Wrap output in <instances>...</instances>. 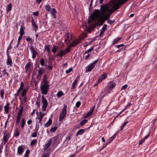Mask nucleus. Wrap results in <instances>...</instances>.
Wrapping results in <instances>:
<instances>
[{
    "instance_id": "nucleus-1",
    "label": "nucleus",
    "mask_w": 157,
    "mask_h": 157,
    "mask_svg": "<svg viewBox=\"0 0 157 157\" xmlns=\"http://www.w3.org/2000/svg\"><path fill=\"white\" fill-rule=\"evenodd\" d=\"M113 7V6H111L110 4L108 3L101 6L100 10L103 13H105L104 15L105 21L109 19L111 14L115 11Z\"/></svg>"
},
{
    "instance_id": "nucleus-2",
    "label": "nucleus",
    "mask_w": 157,
    "mask_h": 157,
    "mask_svg": "<svg viewBox=\"0 0 157 157\" xmlns=\"http://www.w3.org/2000/svg\"><path fill=\"white\" fill-rule=\"evenodd\" d=\"M127 1V0H119L118 2L115 4L113 2L109 3V4H110L111 6H114L113 9H114L115 11H117L120 8L121 6L124 4Z\"/></svg>"
},
{
    "instance_id": "nucleus-3",
    "label": "nucleus",
    "mask_w": 157,
    "mask_h": 157,
    "mask_svg": "<svg viewBox=\"0 0 157 157\" xmlns=\"http://www.w3.org/2000/svg\"><path fill=\"white\" fill-rule=\"evenodd\" d=\"M67 106L66 104H64V107L60 111L59 116V121H61L64 118L66 115Z\"/></svg>"
},
{
    "instance_id": "nucleus-4",
    "label": "nucleus",
    "mask_w": 157,
    "mask_h": 157,
    "mask_svg": "<svg viewBox=\"0 0 157 157\" xmlns=\"http://www.w3.org/2000/svg\"><path fill=\"white\" fill-rule=\"evenodd\" d=\"M41 83L40 90L42 94L46 95L47 94L48 90L49 89V84H43Z\"/></svg>"
},
{
    "instance_id": "nucleus-5",
    "label": "nucleus",
    "mask_w": 157,
    "mask_h": 157,
    "mask_svg": "<svg viewBox=\"0 0 157 157\" xmlns=\"http://www.w3.org/2000/svg\"><path fill=\"white\" fill-rule=\"evenodd\" d=\"M42 101L43 104L42 107V111H44L46 110V109L48 106V103L47 100L44 98L43 95L42 97Z\"/></svg>"
},
{
    "instance_id": "nucleus-6",
    "label": "nucleus",
    "mask_w": 157,
    "mask_h": 157,
    "mask_svg": "<svg viewBox=\"0 0 157 157\" xmlns=\"http://www.w3.org/2000/svg\"><path fill=\"white\" fill-rule=\"evenodd\" d=\"M23 110V107L22 106L20 109L18 113L17 114V116L16 122V124H18L20 122L21 117L22 115V112Z\"/></svg>"
},
{
    "instance_id": "nucleus-7",
    "label": "nucleus",
    "mask_w": 157,
    "mask_h": 157,
    "mask_svg": "<svg viewBox=\"0 0 157 157\" xmlns=\"http://www.w3.org/2000/svg\"><path fill=\"white\" fill-rule=\"evenodd\" d=\"M100 13V11L98 9H95L94 12L91 13L90 17L93 20L94 18V17L97 16L98 14Z\"/></svg>"
},
{
    "instance_id": "nucleus-8",
    "label": "nucleus",
    "mask_w": 157,
    "mask_h": 157,
    "mask_svg": "<svg viewBox=\"0 0 157 157\" xmlns=\"http://www.w3.org/2000/svg\"><path fill=\"white\" fill-rule=\"evenodd\" d=\"M80 42L81 41L79 39L74 40L69 45V47H75L76 45L79 44Z\"/></svg>"
},
{
    "instance_id": "nucleus-9",
    "label": "nucleus",
    "mask_w": 157,
    "mask_h": 157,
    "mask_svg": "<svg viewBox=\"0 0 157 157\" xmlns=\"http://www.w3.org/2000/svg\"><path fill=\"white\" fill-rule=\"evenodd\" d=\"M29 49L32 53V58H35L36 57V55L38 54L37 52L34 50L33 46V45H30L29 46Z\"/></svg>"
},
{
    "instance_id": "nucleus-10",
    "label": "nucleus",
    "mask_w": 157,
    "mask_h": 157,
    "mask_svg": "<svg viewBox=\"0 0 157 157\" xmlns=\"http://www.w3.org/2000/svg\"><path fill=\"white\" fill-rule=\"evenodd\" d=\"M23 145L19 146L17 148V154L21 155L24 151Z\"/></svg>"
},
{
    "instance_id": "nucleus-11",
    "label": "nucleus",
    "mask_w": 157,
    "mask_h": 157,
    "mask_svg": "<svg viewBox=\"0 0 157 157\" xmlns=\"http://www.w3.org/2000/svg\"><path fill=\"white\" fill-rule=\"evenodd\" d=\"M52 138H50L48 142L45 144L44 146V151L46 150L48 148L49 146L51 145L52 143Z\"/></svg>"
},
{
    "instance_id": "nucleus-12",
    "label": "nucleus",
    "mask_w": 157,
    "mask_h": 157,
    "mask_svg": "<svg viewBox=\"0 0 157 157\" xmlns=\"http://www.w3.org/2000/svg\"><path fill=\"white\" fill-rule=\"evenodd\" d=\"M59 135H58L54 137H53L52 139H54L53 141V142L52 145L53 146H54L55 145H57L58 144V140L59 138Z\"/></svg>"
},
{
    "instance_id": "nucleus-13",
    "label": "nucleus",
    "mask_w": 157,
    "mask_h": 157,
    "mask_svg": "<svg viewBox=\"0 0 157 157\" xmlns=\"http://www.w3.org/2000/svg\"><path fill=\"white\" fill-rule=\"evenodd\" d=\"M31 21L33 27L35 31L36 32L38 28V26L35 22L34 20L33 17L32 18Z\"/></svg>"
},
{
    "instance_id": "nucleus-14",
    "label": "nucleus",
    "mask_w": 157,
    "mask_h": 157,
    "mask_svg": "<svg viewBox=\"0 0 157 157\" xmlns=\"http://www.w3.org/2000/svg\"><path fill=\"white\" fill-rule=\"evenodd\" d=\"M107 76V75L105 74L104 73L102 75H101L100 77H98V81L99 82L101 83L103 80L105 79Z\"/></svg>"
},
{
    "instance_id": "nucleus-15",
    "label": "nucleus",
    "mask_w": 157,
    "mask_h": 157,
    "mask_svg": "<svg viewBox=\"0 0 157 157\" xmlns=\"http://www.w3.org/2000/svg\"><path fill=\"white\" fill-rule=\"evenodd\" d=\"M94 107L95 106H94L90 109V111L86 114L85 116V118H87L92 115L94 111Z\"/></svg>"
},
{
    "instance_id": "nucleus-16",
    "label": "nucleus",
    "mask_w": 157,
    "mask_h": 157,
    "mask_svg": "<svg viewBox=\"0 0 157 157\" xmlns=\"http://www.w3.org/2000/svg\"><path fill=\"white\" fill-rule=\"evenodd\" d=\"M20 35H23L24 34V30L25 29V28L24 26V24L23 23V24L21 25H20Z\"/></svg>"
},
{
    "instance_id": "nucleus-17",
    "label": "nucleus",
    "mask_w": 157,
    "mask_h": 157,
    "mask_svg": "<svg viewBox=\"0 0 157 157\" xmlns=\"http://www.w3.org/2000/svg\"><path fill=\"white\" fill-rule=\"evenodd\" d=\"M95 66H93L91 63L86 68V72L90 71Z\"/></svg>"
},
{
    "instance_id": "nucleus-18",
    "label": "nucleus",
    "mask_w": 157,
    "mask_h": 157,
    "mask_svg": "<svg viewBox=\"0 0 157 157\" xmlns=\"http://www.w3.org/2000/svg\"><path fill=\"white\" fill-rule=\"evenodd\" d=\"M86 130L83 129H81L78 131V132L76 134V136L78 135H82L85 133Z\"/></svg>"
},
{
    "instance_id": "nucleus-19",
    "label": "nucleus",
    "mask_w": 157,
    "mask_h": 157,
    "mask_svg": "<svg viewBox=\"0 0 157 157\" xmlns=\"http://www.w3.org/2000/svg\"><path fill=\"white\" fill-rule=\"evenodd\" d=\"M66 53L64 50H61V51L58 52V53L56 55L57 56H59L60 57H62L63 55H66Z\"/></svg>"
},
{
    "instance_id": "nucleus-20",
    "label": "nucleus",
    "mask_w": 157,
    "mask_h": 157,
    "mask_svg": "<svg viewBox=\"0 0 157 157\" xmlns=\"http://www.w3.org/2000/svg\"><path fill=\"white\" fill-rule=\"evenodd\" d=\"M43 82L44 84H49V82L47 80V75L46 74H44L43 76Z\"/></svg>"
},
{
    "instance_id": "nucleus-21",
    "label": "nucleus",
    "mask_w": 157,
    "mask_h": 157,
    "mask_svg": "<svg viewBox=\"0 0 157 157\" xmlns=\"http://www.w3.org/2000/svg\"><path fill=\"white\" fill-rule=\"evenodd\" d=\"M46 68L41 67L38 70V73L39 75H42L43 74L46 70Z\"/></svg>"
},
{
    "instance_id": "nucleus-22",
    "label": "nucleus",
    "mask_w": 157,
    "mask_h": 157,
    "mask_svg": "<svg viewBox=\"0 0 157 157\" xmlns=\"http://www.w3.org/2000/svg\"><path fill=\"white\" fill-rule=\"evenodd\" d=\"M78 81V80L77 79H75L72 83V87L71 88V92L73 91V90L75 88V85L77 84Z\"/></svg>"
},
{
    "instance_id": "nucleus-23",
    "label": "nucleus",
    "mask_w": 157,
    "mask_h": 157,
    "mask_svg": "<svg viewBox=\"0 0 157 157\" xmlns=\"http://www.w3.org/2000/svg\"><path fill=\"white\" fill-rule=\"evenodd\" d=\"M52 121L50 118H49L48 121L44 124V127H49L52 124Z\"/></svg>"
},
{
    "instance_id": "nucleus-24",
    "label": "nucleus",
    "mask_w": 157,
    "mask_h": 157,
    "mask_svg": "<svg viewBox=\"0 0 157 157\" xmlns=\"http://www.w3.org/2000/svg\"><path fill=\"white\" fill-rule=\"evenodd\" d=\"M10 104L9 103H7L6 105L4 106V110L6 113H8V111L9 110V106L10 105Z\"/></svg>"
},
{
    "instance_id": "nucleus-25",
    "label": "nucleus",
    "mask_w": 157,
    "mask_h": 157,
    "mask_svg": "<svg viewBox=\"0 0 157 157\" xmlns=\"http://www.w3.org/2000/svg\"><path fill=\"white\" fill-rule=\"evenodd\" d=\"M50 12L51 14L53 16L54 18H56V14L57 13V12L56 11V10L55 8H53L52 9V10Z\"/></svg>"
},
{
    "instance_id": "nucleus-26",
    "label": "nucleus",
    "mask_w": 157,
    "mask_h": 157,
    "mask_svg": "<svg viewBox=\"0 0 157 157\" xmlns=\"http://www.w3.org/2000/svg\"><path fill=\"white\" fill-rule=\"evenodd\" d=\"M40 116L39 117L38 119L39 120V123H40L43 117L46 114V113H42L41 112H40Z\"/></svg>"
},
{
    "instance_id": "nucleus-27",
    "label": "nucleus",
    "mask_w": 157,
    "mask_h": 157,
    "mask_svg": "<svg viewBox=\"0 0 157 157\" xmlns=\"http://www.w3.org/2000/svg\"><path fill=\"white\" fill-rule=\"evenodd\" d=\"M150 134V132L148 134L147 136H145L144 139H142V140H140L139 142V144L141 145V144H142L143 143V142H144V141H145V139L147 138L149 136Z\"/></svg>"
},
{
    "instance_id": "nucleus-28",
    "label": "nucleus",
    "mask_w": 157,
    "mask_h": 157,
    "mask_svg": "<svg viewBox=\"0 0 157 157\" xmlns=\"http://www.w3.org/2000/svg\"><path fill=\"white\" fill-rule=\"evenodd\" d=\"M12 63V59L10 58H8L6 62L7 65L11 66Z\"/></svg>"
},
{
    "instance_id": "nucleus-29",
    "label": "nucleus",
    "mask_w": 157,
    "mask_h": 157,
    "mask_svg": "<svg viewBox=\"0 0 157 157\" xmlns=\"http://www.w3.org/2000/svg\"><path fill=\"white\" fill-rule=\"evenodd\" d=\"M12 5L11 3L9 4L6 7L7 12H8L12 10Z\"/></svg>"
},
{
    "instance_id": "nucleus-30",
    "label": "nucleus",
    "mask_w": 157,
    "mask_h": 157,
    "mask_svg": "<svg viewBox=\"0 0 157 157\" xmlns=\"http://www.w3.org/2000/svg\"><path fill=\"white\" fill-rule=\"evenodd\" d=\"M27 90L25 89H24L21 92V96L22 97H24L25 96H26L27 93Z\"/></svg>"
},
{
    "instance_id": "nucleus-31",
    "label": "nucleus",
    "mask_w": 157,
    "mask_h": 157,
    "mask_svg": "<svg viewBox=\"0 0 157 157\" xmlns=\"http://www.w3.org/2000/svg\"><path fill=\"white\" fill-rule=\"evenodd\" d=\"M151 62L153 64L156 63V66H157V54H156V55L155 56L154 58L152 60Z\"/></svg>"
},
{
    "instance_id": "nucleus-32",
    "label": "nucleus",
    "mask_w": 157,
    "mask_h": 157,
    "mask_svg": "<svg viewBox=\"0 0 157 157\" xmlns=\"http://www.w3.org/2000/svg\"><path fill=\"white\" fill-rule=\"evenodd\" d=\"M20 135V133L19 132L18 129L17 128L15 129V131L14 132V135L15 137H17Z\"/></svg>"
},
{
    "instance_id": "nucleus-33",
    "label": "nucleus",
    "mask_w": 157,
    "mask_h": 157,
    "mask_svg": "<svg viewBox=\"0 0 157 157\" xmlns=\"http://www.w3.org/2000/svg\"><path fill=\"white\" fill-rule=\"evenodd\" d=\"M58 49V46L55 45H53V48L52 49V52L55 53L56 52V51Z\"/></svg>"
},
{
    "instance_id": "nucleus-34",
    "label": "nucleus",
    "mask_w": 157,
    "mask_h": 157,
    "mask_svg": "<svg viewBox=\"0 0 157 157\" xmlns=\"http://www.w3.org/2000/svg\"><path fill=\"white\" fill-rule=\"evenodd\" d=\"M5 133L4 134V136H3V141L6 142H7L8 139L9 137L8 136V135L7 134L5 135Z\"/></svg>"
},
{
    "instance_id": "nucleus-35",
    "label": "nucleus",
    "mask_w": 157,
    "mask_h": 157,
    "mask_svg": "<svg viewBox=\"0 0 157 157\" xmlns=\"http://www.w3.org/2000/svg\"><path fill=\"white\" fill-rule=\"evenodd\" d=\"M57 127L56 126H55L51 128L50 130V131L51 133L54 132L57 130Z\"/></svg>"
},
{
    "instance_id": "nucleus-36",
    "label": "nucleus",
    "mask_w": 157,
    "mask_h": 157,
    "mask_svg": "<svg viewBox=\"0 0 157 157\" xmlns=\"http://www.w3.org/2000/svg\"><path fill=\"white\" fill-rule=\"evenodd\" d=\"M121 37H119L115 39L113 41V44H115L117 43L121 39Z\"/></svg>"
},
{
    "instance_id": "nucleus-37",
    "label": "nucleus",
    "mask_w": 157,
    "mask_h": 157,
    "mask_svg": "<svg viewBox=\"0 0 157 157\" xmlns=\"http://www.w3.org/2000/svg\"><path fill=\"white\" fill-rule=\"evenodd\" d=\"M24 86V84L23 82H21V83L20 86L17 91H18V92L19 91L20 92V91H21V90L23 89V87Z\"/></svg>"
},
{
    "instance_id": "nucleus-38",
    "label": "nucleus",
    "mask_w": 157,
    "mask_h": 157,
    "mask_svg": "<svg viewBox=\"0 0 157 157\" xmlns=\"http://www.w3.org/2000/svg\"><path fill=\"white\" fill-rule=\"evenodd\" d=\"M45 9L46 10L51 12L52 8L49 5H47L45 7Z\"/></svg>"
},
{
    "instance_id": "nucleus-39",
    "label": "nucleus",
    "mask_w": 157,
    "mask_h": 157,
    "mask_svg": "<svg viewBox=\"0 0 157 157\" xmlns=\"http://www.w3.org/2000/svg\"><path fill=\"white\" fill-rule=\"evenodd\" d=\"M88 120L86 119H84L82 120L80 123V125L82 126L84 125L87 122Z\"/></svg>"
},
{
    "instance_id": "nucleus-40",
    "label": "nucleus",
    "mask_w": 157,
    "mask_h": 157,
    "mask_svg": "<svg viewBox=\"0 0 157 157\" xmlns=\"http://www.w3.org/2000/svg\"><path fill=\"white\" fill-rule=\"evenodd\" d=\"M25 121L24 118H23L21 120V128H23L25 124Z\"/></svg>"
},
{
    "instance_id": "nucleus-41",
    "label": "nucleus",
    "mask_w": 157,
    "mask_h": 157,
    "mask_svg": "<svg viewBox=\"0 0 157 157\" xmlns=\"http://www.w3.org/2000/svg\"><path fill=\"white\" fill-rule=\"evenodd\" d=\"M0 94L1 95V97L2 99L4 98V89H2L0 91Z\"/></svg>"
},
{
    "instance_id": "nucleus-42",
    "label": "nucleus",
    "mask_w": 157,
    "mask_h": 157,
    "mask_svg": "<svg viewBox=\"0 0 157 157\" xmlns=\"http://www.w3.org/2000/svg\"><path fill=\"white\" fill-rule=\"evenodd\" d=\"M40 63L41 65L42 66H44L45 64V61L44 58H42L40 60Z\"/></svg>"
},
{
    "instance_id": "nucleus-43",
    "label": "nucleus",
    "mask_w": 157,
    "mask_h": 157,
    "mask_svg": "<svg viewBox=\"0 0 157 157\" xmlns=\"http://www.w3.org/2000/svg\"><path fill=\"white\" fill-rule=\"evenodd\" d=\"M94 48V46H92L90 48L88 49L84 53V55L85 54L89 52H91L93 49Z\"/></svg>"
},
{
    "instance_id": "nucleus-44",
    "label": "nucleus",
    "mask_w": 157,
    "mask_h": 157,
    "mask_svg": "<svg viewBox=\"0 0 157 157\" xmlns=\"http://www.w3.org/2000/svg\"><path fill=\"white\" fill-rule=\"evenodd\" d=\"M50 45L49 44L45 45L44 47L45 49H46L48 52H50Z\"/></svg>"
},
{
    "instance_id": "nucleus-45",
    "label": "nucleus",
    "mask_w": 157,
    "mask_h": 157,
    "mask_svg": "<svg viewBox=\"0 0 157 157\" xmlns=\"http://www.w3.org/2000/svg\"><path fill=\"white\" fill-rule=\"evenodd\" d=\"M31 67V64L30 63H28L25 66V69H26L27 68L30 69Z\"/></svg>"
},
{
    "instance_id": "nucleus-46",
    "label": "nucleus",
    "mask_w": 157,
    "mask_h": 157,
    "mask_svg": "<svg viewBox=\"0 0 157 157\" xmlns=\"http://www.w3.org/2000/svg\"><path fill=\"white\" fill-rule=\"evenodd\" d=\"M37 143V140L36 139L33 140L31 142L30 145L31 146H33V144H36Z\"/></svg>"
},
{
    "instance_id": "nucleus-47",
    "label": "nucleus",
    "mask_w": 157,
    "mask_h": 157,
    "mask_svg": "<svg viewBox=\"0 0 157 157\" xmlns=\"http://www.w3.org/2000/svg\"><path fill=\"white\" fill-rule=\"evenodd\" d=\"M115 138V135L114 136H113L111 137L109 139V141H108L107 142L108 143V144H109L113 141V140Z\"/></svg>"
},
{
    "instance_id": "nucleus-48",
    "label": "nucleus",
    "mask_w": 157,
    "mask_h": 157,
    "mask_svg": "<svg viewBox=\"0 0 157 157\" xmlns=\"http://www.w3.org/2000/svg\"><path fill=\"white\" fill-rule=\"evenodd\" d=\"M115 138V135L114 136H113L111 137L109 139V141H108L107 142L108 143V144H109L113 141V140Z\"/></svg>"
},
{
    "instance_id": "nucleus-49",
    "label": "nucleus",
    "mask_w": 157,
    "mask_h": 157,
    "mask_svg": "<svg viewBox=\"0 0 157 157\" xmlns=\"http://www.w3.org/2000/svg\"><path fill=\"white\" fill-rule=\"evenodd\" d=\"M63 94V93L62 91H59L57 94L58 97H60Z\"/></svg>"
},
{
    "instance_id": "nucleus-50",
    "label": "nucleus",
    "mask_w": 157,
    "mask_h": 157,
    "mask_svg": "<svg viewBox=\"0 0 157 157\" xmlns=\"http://www.w3.org/2000/svg\"><path fill=\"white\" fill-rule=\"evenodd\" d=\"M69 34L68 32L65 35L64 37H65V41L68 40Z\"/></svg>"
},
{
    "instance_id": "nucleus-51",
    "label": "nucleus",
    "mask_w": 157,
    "mask_h": 157,
    "mask_svg": "<svg viewBox=\"0 0 157 157\" xmlns=\"http://www.w3.org/2000/svg\"><path fill=\"white\" fill-rule=\"evenodd\" d=\"M116 84L114 83H112L109 85V87L110 89H113V88L116 86Z\"/></svg>"
},
{
    "instance_id": "nucleus-52",
    "label": "nucleus",
    "mask_w": 157,
    "mask_h": 157,
    "mask_svg": "<svg viewBox=\"0 0 157 157\" xmlns=\"http://www.w3.org/2000/svg\"><path fill=\"white\" fill-rule=\"evenodd\" d=\"M26 40L28 42L29 41L31 43H33V40L31 38L28 37L26 38Z\"/></svg>"
},
{
    "instance_id": "nucleus-53",
    "label": "nucleus",
    "mask_w": 157,
    "mask_h": 157,
    "mask_svg": "<svg viewBox=\"0 0 157 157\" xmlns=\"http://www.w3.org/2000/svg\"><path fill=\"white\" fill-rule=\"evenodd\" d=\"M30 151L29 149H27L25 151V154L24 155V156H29V155L30 154Z\"/></svg>"
},
{
    "instance_id": "nucleus-54",
    "label": "nucleus",
    "mask_w": 157,
    "mask_h": 157,
    "mask_svg": "<svg viewBox=\"0 0 157 157\" xmlns=\"http://www.w3.org/2000/svg\"><path fill=\"white\" fill-rule=\"evenodd\" d=\"M73 70V68L72 67L70 68L68 70H66L65 72L67 74L69 73L70 72L72 71Z\"/></svg>"
},
{
    "instance_id": "nucleus-55",
    "label": "nucleus",
    "mask_w": 157,
    "mask_h": 157,
    "mask_svg": "<svg viewBox=\"0 0 157 157\" xmlns=\"http://www.w3.org/2000/svg\"><path fill=\"white\" fill-rule=\"evenodd\" d=\"M81 103L80 101L77 102L75 104L76 107L78 108L80 105Z\"/></svg>"
},
{
    "instance_id": "nucleus-56",
    "label": "nucleus",
    "mask_w": 157,
    "mask_h": 157,
    "mask_svg": "<svg viewBox=\"0 0 157 157\" xmlns=\"http://www.w3.org/2000/svg\"><path fill=\"white\" fill-rule=\"evenodd\" d=\"M115 22V20H113V21L109 19L108 20L107 23L110 25L112 24L114 22Z\"/></svg>"
},
{
    "instance_id": "nucleus-57",
    "label": "nucleus",
    "mask_w": 157,
    "mask_h": 157,
    "mask_svg": "<svg viewBox=\"0 0 157 157\" xmlns=\"http://www.w3.org/2000/svg\"><path fill=\"white\" fill-rule=\"evenodd\" d=\"M107 25L106 24H104L102 28V30L101 31L104 32L105 31L106 29Z\"/></svg>"
},
{
    "instance_id": "nucleus-58",
    "label": "nucleus",
    "mask_w": 157,
    "mask_h": 157,
    "mask_svg": "<svg viewBox=\"0 0 157 157\" xmlns=\"http://www.w3.org/2000/svg\"><path fill=\"white\" fill-rule=\"evenodd\" d=\"M50 155L48 153H46L43 154L41 156V157H48Z\"/></svg>"
},
{
    "instance_id": "nucleus-59",
    "label": "nucleus",
    "mask_w": 157,
    "mask_h": 157,
    "mask_svg": "<svg viewBox=\"0 0 157 157\" xmlns=\"http://www.w3.org/2000/svg\"><path fill=\"white\" fill-rule=\"evenodd\" d=\"M37 133L36 132L32 133L31 134V136L33 137H36L37 136Z\"/></svg>"
},
{
    "instance_id": "nucleus-60",
    "label": "nucleus",
    "mask_w": 157,
    "mask_h": 157,
    "mask_svg": "<svg viewBox=\"0 0 157 157\" xmlns=\"http://www.w3.org/2000/svg\"><path fill=\"white\" fill-rule=\"evenodd\" d=\"M41 75H39V74H38L36 76L37 79H38L39 80H40L41 78Z\"/></svg>"
},
{
    "instance_id": "nucleus-61",
    "label": "nucleus",
    "mask_w": 157,
    "mask_h": 157,
    "mask_svg": "<svg viewBox=\"0 0 157 157\" xmlns=\"http://www.w3.org/2000/svg\"><path fill=\"white\" fill-rule=\"evenodd\" d=\"M128 85H125L122 86L121 88V90H123L125 89L127 87Z\"/></svg>"
},
{
    "instance_id": "nucleus-62",
    "label": "nucleus",
    "mask_w": 157,
    "mask_h": 157,
    "mask_svg": "<svg viewBox=\"0 0 157 157\" xmlns=\"http://www.w3.org/2000/svg\"><path fill=\"white\" fill-rule=\"evenodd\" d=\"M71 47H69V45L68 47H67L65 49V51L66 52H70V48Z\"/></svg>"
},
{
    "instance_id": "nucleus-63",
    "label": "nucleus",
    "mask_w": 157,
    "mask_h": 157,
    "mask_svg": "<svg viewBox=\"0 0 157 157\" xmlns=\"http://www.w3.org/2000/svg\"><path fill=\"white\" fill-rule=\"evenodd\" d=\"M33 14L34 16H38V11H37L36 12H33Z\"/></svg>"
},
{
    "instance_id": "nucleus-64",
    "label": "nucleus",
    "mask_w": 157,
    "mask_h": 157,
    "mask_svg": "<svg viewBox=\"0 0 157 157\" xmlns=\"http://www.w3.org/2000/svg\"><path fill=\"white\" fill-rule=\"evenodd\" d=\"M22 36L23 35H20V36H19L17 41V42H18V43H20L21 39L22 38Z\"/></svg>"
}]
</instances>
